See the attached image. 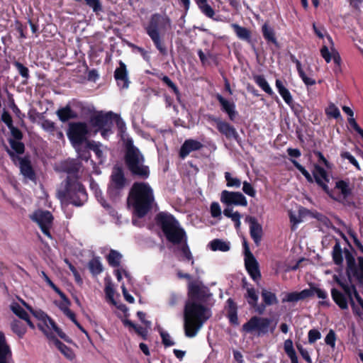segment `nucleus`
I'll list each match as a JSON object with an SVG mask.
<instances>
[{
    "mask_svg": "<svg viewBox=\"0 0 363 363\" xmlns=\"http://www.w3.org/2000/svg\"><path fill=\"white\" fill-rule=\"evenodd\" d=\"M85 149L87 150L88 151H93L99 159L103 157L101 145L99 143H96L94 140H88L85 143Z\"/></svg>",
    "mask_w": 363,
    "mask_h": 363,
    "instance_id": "42",
    "label": "nucleus"
},
{
    "mask_svg": "<svg viewBox=\"0 0 363 363\" xmlns=\"http://www.w3.org/2000/svg\"><path fill=\"white\" fill-rule=\"evenodd\" d=\"M12 353L4 334L0 332V363H10Z\"/></svg>",
    "mask_w": 363,
    "mask_h": 363,
    "instance_id": "29",
    "label": "nucleus"
},
{
    "mask_svg": "<svg viewBox=\"0 0 363 363\" xmlns=\"http://www.w3.org/2000/svg\"><path fill=\"white\" fill-rule=\"evenodd\" d=\"M255 82L267 94L272 96L274 94L273 90L263 75L257 74L253 76Z\"/></svg>",
    "mask_w": 363,
    "mask_h": 363,
    "instance_id": "38",
    "label": "nucleus"
},
{
    "mask_svg": "<svg viewBox=\"0 0 363 363\" xmlns=\"http://www.w3.org/2000/svg\"><path fill=\"white\" fill-rule=\"evenodd\" d=\"M169 28H171L169 17L166 14L162 15L159 13L152 14L148 23L144 26L146 33L162 56H167L168 54L162 33Z\"/></svg>",
    "mask_w": 363,
    "mask_h": 363,
    "instance_id": "4",
    "label": "nucleus"
},
{
    "mask_svg": "<svg viewBox=\"0 0 363 363\" xmlns=\"http://www.w3.org/2000/svg\"><path fill=\"white\" fill-rule=\"evenodd\" d=\"M155 197L148 183L135 182L133 184L127 198V204L133 213L141 218L152 209Z\"/></svg>",
    "mask_w": 363,
    "mask_h": 363,
    "instance_id": "3",
    "label": "nucleus"
},
{
    "mask_svg": "<svg viewBox=\"0 0 363 363\" xmlns=\"http://www.w3.org/2000/svg\"><path fill=\"white\" fill-rule=\"evenodd\" d=\"M188 296L189 300L186 302L184 310V330L187 337H194L211 316L210 309L201 304L206 303L211 294L206 286L190 282Z\"/></svg>",
    "mask_w": 363,
    "mask_h": 363,
    "instance_id": "1",
    "label": "nucleus"
},
{
    "mask_svg": "<svg viewBox=\"0 0 363 363\" xmlns=\"http://www.w3.org/2000/svg\"><path fill=\"white\" fill-rule=\"evenodd\" d=\"M11 328L20 338L23 337L26 333V328L24 324L18 320H13L11 323Z\"/></svg>",
    "mask_w": 363,
    "mask_h": 363,
    "instance_id": "45",
    "label": "nucleus"
},
{
    "mask_svg": "<svg viewBox=\"0 0 363 363\" xmlns=\"http://www.w3.org/2000/svg\"><path fill=\"white\" fill-rule=\"evenodd\" d=\"M210 247L213 251L227 252L230 250V242L220 239H214L210 242Z\"/></svg>",
    "mask_w": 363,
    "mask_h": 363,
    "instance_id": "40",
    "label": "nucleus"
},
{
    "mask_svg": "<svg viewBox=\"0 0 363 363\" xmlns=\"http://www.w3.org/2000/svg\"><path fill=\"white\" fill-rule=\"evenodd\" d=\"M294 165L306 177V180L313 183L314 181L320 186L326 193H329V188L327 183L329 182V177L325 169L319 165H315L312 170L313 176L301 165L297 160H291Z\"/></svg>",
    "mask_w": 363,
    "mask_h": 363,
    "instance_id": "8",
    "label": "nucleus"
},
{
    "mask_svg": "<svg viewBox=\"0 0 363 363\" xmlns=\"http://www.w3.org/2000/svg\"><path fill=\"white\" fill-rule=\"evenodd\" d=\"M11 149L17 154H23L25 150L24 144L21 140H9Z\"/></svg>",
    "mask_w": 363,
    "mask_h": 363,
    "instance_id": "50",
    "label": "nucleus"
},
{
    "mask_svg": "<svg viewBox=\"0 0 363 363\" xmlns=\"http://www.w3.org/2000/svg\"><path fill=\"white\" fill-rule=\"evenodd\" d=\"M335 340H336V335L334 330H330L328 333L327 334L325 342L327 345H330L332 347H334L335 345Z\"/></svg>",
    "mask_w": 363,
    "mask_h": 363,
    "instance_id": "58",
    "label": "nucleus"
},
{
    "mask_svg": "<svg viewBox=\"0 0 363 363\" xmlns=\"http://www.w3.org/2000/svg\"><path fill=\"white\" fill-rule=\"evenodd\" d=\"M275 85L279 94L281 95L285 103L288 105H290L293 100L290 91L285 87V86L283 84V82L279 79H276Z\"/></svg>",
    "mask_w": 363,
    "mask_h": 363,
    "instance_id": "34",
    "label": "nucleus"
},
{
    "mask_svg": "<svg viewBox=\"0 0 363 363\" xmlns=\"http://www.w3.org/2000/svg\"><path fill=\"white\" fill-rule=\"evenodd\" d=\"M65 262L68 264L69 269L72 272L76 282L78 284H82V279L81 278V276L78 271L77 270V269L75 268V267L72 263H70L67 259H65Z\"/></svg>",
    "mask_w": 363,
    "mask_h": 363,
    "instance_id": "59",
    "label": "nucleus"
},
{
    "mask_svg": "<svg viewBox=\"0 0 363 363\" xmlns=\"http://www.w3.org/2000/svg\"><path fill=\"white\" fill-rule=\"evenodd\" d=\"M1 121L7 125L8 128H11L13 125L12 117L6 110H4L1 114Z\"/></svg>",
    "mask_w": 363,
    "mask_h": 363,
    "instance_id": "60",
    "label": "nucleus"
},
{
    "mask_svg": "<svg viewBox=\"0 0 363 363\" xmlns=\"http://www.w3.org/2000/svg\"><path fill=\"white\" fill-rule=\"evenodd\" d=\"M245 265L252 279L258 283L261 279V273L259 269V264L254 255L245 257Z\"/></svg>",
    "mask_w": 363,
    "mask_h": 363,
    "instance_id": "24",
    "label": "nucleus"
},
{
    "mask_svg": "<svg viewBox=\"0 0 363 363\" xmlns=\"http://www.w3.org/2000/svg\"><path fill=\"white\" fill-rule=\"evenodd\" d=\"M242 191L250 196L255 197L256 195V191L253 186L247 182H243Z\"/></svg>",
    "mask_w": 363,
    "mask_h": 363,
    "instance_id": "61",
    "label": "nucleus"
},
{
    "mask_svg": "<svg viewBox=\"0 0 363 363\" xmlns=\"http://www.w3.org/2000/svg\"><path fill=\"white\" fill-rule=\"evenodd\" d=\"M294 165L306 177V180L313 183L314 181L320 186L326 193H329V188L327 183L329 182V177L325 169L319 165H315L312 170L313 176L301 165L297 160H291Z\"/></svg>",
    "mask_w": 363,
    "mask_h": 363,
    "instance_id": "9",
    "label": "nucleus"
},
{
    "mask_svg": "<svg viewBox=\"0 0 363 363\" xmlns=\"http://www.w3.org/2000/svg\"><path fill=\"white\" fill-rule=\"evenodd\" d=\"M53 342L56 347L67 358L69 359H72L74 358V353L71 348L65 345L63 342L59 340L55 335L54 338L50 340Z\"/></svg>",
    "mask_w": 363,
    "mask_h": 363,
    "instance_id": "36",
    "label": "nucleus"
},
{
    "mask_svg": "<svg viewBox=\"0 0 363 363\" xmlns=\"http://www.w3.org/2000/svg\"><path fill=\"white\" fill-rule=\"evenodd\" d=\"M216 98L220 104V110L228 116L230 121H233L238 115L235 103L227 100L220 94H217Z\"/></svg>",
    "mask_w": 363,
    "mask_h": 363,
    "instance_id": "22",
    "label": "nucleus"
},
{
    "mask_svg": "<svg viewBox=\"0 0 363 363\" xmlns=\"http://www.w3.org/2000/svg\"><path fill=\"white\" fill-rule=\"evenodd\" d=\"M126 184L127 179L125 177L123 168L115 165L112 169L108 187V193L110 196L113 198L118 196Z\"/></svg>",
    "mask_w": 363,
    "mask_h": 363,
    "instance_id": "11",
    "label": "nucleus"
},
{
    "mask_svg": "<svg viewBox=\"0 0 363 363\" xmlns=\"http://www.w3.org/2000/svg\"><path fill=\"white\" fill-rule=\"evenodd\" d=\"M284 349L289 357L296 356V353L293 347V342L291 339L284 341Z\"/></svg>",
    "mask_w": 363,
    "mask_h": 363,
    "instance_id": "52",
    "label": "nucleus"
},
{
    "mask_svg": "<svg viewBox=\"0 0 363 363\" xmlns=\"http://www.w3.org/2000/svg\"><path fill=\"white\" fill-rule=\"evenodd\" d=\"M308 342L310 344H313L318 340L320 339L321 334L318 330L311 329L308 332Z\"/></svg>",
    "mask_w": 363,
    "mask_h": 363,
    "instance_id": "56",
    "label": "nucleus"
},
{
    "mask_svg": "<svg viewBox=\"0 0 363 363\" xmlns=\"http://www.w3.org/2000/svg\"><path fill=\"white\" fill-rule=\"evenodd\" d=\"M155 220L169 242L179 245L186 238L184 230L180 228L179 222L170 213L160 212L156 216Z\"/></svg>",
    "mask_w": 363,
    "mask_h": 363,
    "instance_id": "5",
    "label": "nucleus"
},
{
    "mask_svg": "<svg viewBox=\"0 0 363 363\" xmlns=\"http://www.w3.org/2000/svg\"><path fill=\"white\" fill-rule=\"evenodd\" d=\"M125 167L133 177L146 179L150 176L149 167L143 164L144 160H125Z\"/></svg>",
    "mask_w": 363,
    "mask_h": 363,
    "instance_id": "16",
    "label": "nucleus"
},
{
    "mask_svg": "<svg viewBox=\"0 0 363 363\" xmlns=\"http://www.w3.org/2000/svg\"><path fill=\"white\" fill-rule=\"evenodd\" d=\"M248 220L250 223V236L255 245L258 246L262 240V227L255 217H249Z\"/></svg>",
    "mask_w": 363,
    "mask_h": 363,
    "instance_id": "25",
    "label": "nucleus"
},
{
    "mask_svg": "<svg viewBox=\"0 0 363 363\" xmlns=\"http://www.w3.org/2000/svg\"><path fill=\"white\" fill-rule=\"evenodd\" d=\"M335 279L338 285L341 286L342 290L344 291V293L346 294V295L348 297L349 302L351 305V307L352 308L353 312L357 314H359L357 311V306L355 305V303L353 299V296L355 298L358 303L361 306V307L363 309V299L359 294L356 286L354 284L348 285L347 284H345L342 282L340 279H338L337 277H335Z\"/></svg>",
    "mask_w": 363,
    "mask_h": 363,
    "instance_id": "12",
    "label": "nucleus"
},
{
    "mask_svg": "<svg viewBox=\"0 0 363 363\" xmlns=\"http://www.w3.org/2000/svg\"><path fill=\"white\" fill-rule=\"evenodd\" d=\"M348 123L360 136L363 135V129L358 125L354 118H348Z\"/></svg>",
    "mask_w": 363,
    "mask_h": 363,
    "instance_id": "63",
    "label": "nucleus"
},
{
    "mask_svg": "<svg viewBox=\"0 0 363 363\" xmlns=\"http://www.w3.org/2000/svg\"><path fill=\"white\" fill-rule=\"evenodd\" d=\"M88 266L91 273L94 276L101 274L103 271V266L99 257H94L89 262Z\"/></svg>",
    "mask_w": 363,
    "mask_h": 363,
    "instance_id": "43",
    "label": "nucleus"
},
{
    "mask_svg": "<svg viewBox=\"0 0 363 363\" xmlns=\"http://www.w3.org/2000/svg\"><path fill=\"white\" fill-rule=\"evenodd\" d=\"M335 188L339 190L340 193L336 197L334 196L330 191L329 193L327 194L333 199L350 205V202L347 199L352 194V189L349 186V183L344 180L337 181L335 184Z\"/></svg>",
    "mask_w": 363,
    "mask_h": 363,
    "instance_id": "19",
    "label": "nucleus"
},
{
    "mask_svg": "<svg viewBox=\"0 0 363 363\" xmlns=\"http://www.w3.org/2000/svg\"><path fill=\"white\" fill-rule=\"evenodd\" d=\"M223 214L225 216L231 218V220L235 223L236 228H240L241 215L238 211L233 212V208L227 207L224 209Z\"/></svg>",
    "mask_w": 363,
    "mask_h": 363,
    "instance_id": "44",
    "label": "nucleus"
},
{
    "mask_svg": "<svg viewBox=\"0 0 363 363\" xmlns=\"http://www.w3.org/2000/svg\"><path fill=\"white\" fill-rule=\"evenodd\" d=\"M121 257V254L119 253L118 251L111 250L109 254L107 256V261L110 266L113 267H116L120 265Z\"/></svg>",
    "mask_w": 363,
    "mask_h": 363,
    "instance_id": "46",
    "label": "nucleus"
},
{
    "mask_svg": "<svg viewBox=\"0 0 363 363\" xmlns=\"http://www.w3.org/2000/svg\"><path fill=\"white\" fill-rule=\"evenodd\" d=\"M327 39L328 40L331 52L329 51L328 47L327 45H323L320 48V52L322 57L325 60L327 63L331 62L332 59L337 66V68L335 69V72H337V69L340 71V67L342 63L341 57L338 52V51L334 48V43L330 35H327Z\"/></svg>",
    "mask_w": 363,
    "mask_h": 363,
    "instance_id": "14",
    "label": "nucleus"
},
{
    "mask_svg": "<svg viewBox=\"0 0 363 363\" xmlns=\"http://www.w3.org/2000/svg\"><path fill=\"white\" fill-rule=\"evenodd\" d=\"M41 125L45 130L50 133H53L56 130L55 123L49 119L43 120Z\"/></svg>",
    "mask_w": 363,
    "mask_h": 363,
    "instance_id": "57",
    "label": "nucleus"
},
{
    "mask_svg": "<svg viewBox=\"0 0 363 363\" xmlns=\"http://www.w3.org/2000/svg\"><path fill=\"white\" fill-rule=\"evenodd\" d=\"M220 200L228 206L235 205L246 206L247 201L245 196L240 192L224 190L221 193Z\"/></svg>",
    "mask_w": 363,
    "mask_h": 363,
    "instance_id": "18",
    "label": "nucleus"
},
{
    "mask_svg": "<svg viewBox=\"0 0 363 363\" xmlns=\"http://www.w3.org/2000/svg\"><path fill=\"white\" fill-rule=\"evenodd\" d=\"M57 116L62 122H67L70 119L77 117V114L71 108L70 106L59 108L56 112Z\"/></svg>",
    "mask_w": 363,
    "mask_h": 363,
    "instance_id": "33",
    "label": "nucleus"
},
{
    "mask_svg": "<svg viewBox=\"0 0 363 363\" xmlns=\"http://www.w3.org/2000/svg\"><path fill=\"white\" fill-rule=\"evenodd\" d=\"M211 213L213 218H217L221 215V209L220 205L217 202H213L211 205Z\"/></svg>",
    "mask_w": 363,
    "mask_h": 363,
    "instance_id": "64",
    "label": "nucleus"
},
{
    "mask_svg": "<svg viewBox=\"0 0 363 363\" xmlns=\"http://www.w3.org/2000/svg\"><path fill=\"white\" fill-rule=\"evenodd\" d=\"M231 27L235 33L237 37L252 45V49L257 52L255 46L252 43L251 38V31L245 27L240 26L237 23H232Z\"/></svg>",
    "mask_w": 363,
    "mask_h": 363,
    "instance_id": "26",
    "label": "nucleus"
},
{
    "mask_svg": "<svg viewBox=\"0 0 363 363\" xmlns=\"http://www.w3.org/2000/svg\"><path fill=\"white\" fill-rule=\"evenodd\" d=\"M213 121L216 123V128L219 133L225 135L226 138L236 139L238 137V134L235 128L229 123L222 121L219 118H215Z\"/></svg>",
    "mask_w": 363,
    "mask_h": 363,
    "instance_id": "23",
    "label": "nucleus"
},
{
    "mask_svg": "<svg viewBox=\"0 0 363 363\" xmlns=\"http://www.w3.org/2000/svg\"><path fill=\"white\" fill-rule=\"evenodd\" d=\"M125 155L123 159H143L139 149L133 144L132 138H127L124 143Z\"/></svg>",
    "mask_w": 363,
    "mask_h": 363,
    "instance_id": "27",
    "label": "nucleus"
},
{
    "mask_svg": "<svg viewBox=\"0 0 363 363\" xmlns=\"http://www.w3.org/2000/svg\"><path fill=\"white\" fill-rule=\"evenodd\" d=\"M325 113L328 116L335 119L340 117V110L333 104H330L329 106L325 109Z\"/></svg>",
    "mask_w": 363,
    "mask_h": 363,
    "instance_id": "51",
    "label": "nucleus"
},
{
    "mask_svg": "<svg viewBox=\"0 0 363 363\" xmlns=\"http://www.w3.org/2000/svg\"><path fill=\"white\" fill-rule=\"evenodd\" d=\"M260 294L262 303L259 304L258 303V294L255 288H247L245 298L251 308H254L259 315H262L267 307L278 304L279 300L276 294L269 289L262 288Z\"/></svg>",
    "mask_w": 363,
    "mask_h": 363,
    "instance_id": "6",
    "label": "nucleus"
},
{
    "mask_svg": "<svg viewBox=\"0 0 363 363\" xmlns=\"http://www.w3.org/2000/svg\"><path fill=\"white\" fill-rule=\"evenodd\" d=\"M40 226L42 232L47 236L51 237L50 228L52 223L53 216L50 211H35L30 217Z\"/></svg>",
    "mask_w": 363,
    "mask_h": 363,
    "instance_id": "13",
    "label": "nucleus"
},
{
    "mask_svg": "<svg viewBox=\"0 0 363 363\" xmlns=\"http://www.w3.org/2000/svg\"><path fill=\"white\" fill-rule=\"evenodd\" d=\"M89 134L88 126L84 122H72L69 124L67 137L74 147L86 143Z\"/></svg>",
    "mask_w": 363,
    "mask_h": 363,
    "instance_id": "10",
    "label": "nucleus"
},
{
    "mask_svg": "<svg viewBox=\"0 0 363 363\" xmlns=\"http://www.w3.org/2000/svg\"><path fill=\"white\" fill-rule=\"evenodd\" d=\"M13 66L16 68L18 74L21 76V77L23 79L21 84L23 85L28 84V80L30 78V71L27 67H26L21 62L15 60L13 62Z\"/></svg>",
    "mask_w": 363,
    "mask_h": 363,
    "instance_id": "39",
    "label": "nucleus"
},
{
    "mask_svg": "<svg viewBox=\"0 0 363 363\" xmlns=\"http://www.w3.org/2000/svg\"><path fill=\"white\" fill-rule=\"evenodd\" d=\"M311 294L309 291L306 289L302 290L300 292L294 291L286 294L285 296L282 298L281 302L286 303H296L301 300H304L306 298L310 297Z\"/></svg>",
    "mask_w": 363,
    "mask_h": 363,
    "instance_id": "30",
    "label": "nucleus"
},
{
    "mask_svg": "<svg viewBox=\"0 0 363 363\" xmlns=\"http://www.w3.org/2000/svg\"><path fill=\"white\" fill-rule=\"evenodd\" d=\"M117 114L111 111L105 114L99 113L90 117V124L96 130L106 128L113 124V117H116Z\"/></svg>",
    "mask_w": 363,
    "mask_h": 363,
    "instance_id": "17",
    "label": "nucleus"
},
{
    "mask_svg": "<svg viewBox=\"0 0 363 363\" xmlns=\"http://www.w3.org/2000/svg\"><path fill=\"white\" fill-rule=\"evenodd\" d=\"M262 33L267 43H272L278 46V41L276 38L274 29L268 23H264L262 25Z\"/></svg>",
    "mask_w": 363,
    "mask_h": 363,
    "instance_id": "32",
    "label": "nucleus"
},
{
    "mask_svg": "<svg viewBox=\"0 0 363 363\" xmlns=\"http://www.w3.org/2000/svg\"><path fill=\"white\" fill-rule=\"evenodd\" d=\"M306 290L309 291L310 293L311 294L310 295V297L316 295L318 298H321L323 300H325L328 298L327 292L325 290L321 289L320 288L315 286H311L309 289H306ZM319 304L325 306H330L329 302L327 301H319Z\"/></svg>",
    "mask_w": 363,
    "mask_h": 363,
    "instance_id": "35",
    "label": "nucleus"
},
{
    "mask_svg": "<svg viewBox=\"0 0 363 363\" xmlns=\"http://www.w3.org/2000/svg\"><path fill=\"white\" fill-rule=\"evenodd\" d=\"M344 254L347 262L346 274L350 281H351V277L353 276L360 282H362V271L359 267V262L358 261L357 267L356 264L354 257L352 252L350 251V250L345 248ZM357 259L359 260V258Z\"/></svg>",
    "mask_w": 363,
    "mask_h": 363,
    "instance_id": "15",
    "label": "nucleus"
},
{
    "mask_svg": "<svg viewBox=\"0 0 363 363\" xmlns=\"http://www.w3.org/2000/svg\"><path fill=\"white\" fill-rule=\"evenodd\" d=\"M331 296L335 303L342 310L348 308V297L336 289H332Z\"/></svg>",
    "mask_w": 363,
    "mask_h": 363,
    "instance_id": "31",
    "label": "nucleus"
},
{
    "mask_svg": "<svg viewBox=\"0 0 363 363\" xmlns=\"http://www.w3.org/2000/svg\"><path fill=\"white\" fill-rule=\"evenodd\" d=\"M55 170L67 174L61 182L56 192L57 197L62 203H71L75 206H82L88 199L84 186L79 181V174L82 172L80 160H61L55 164Z\"/></svg>",
    "mask_w": 363,
    "mask_h": 363,
    "instance_id": "2",
    "label": "nucleus"
},
{
    "mask_svg": "<svg viewBox=\"0 0 363 363\" xmlns=\"http://www.w3.org/2000/svg\"><path fill=\"white\" fill-rule=\"evenodd\" d=\"M160 335L162 337V344L165 347H170L174 345V342L171 340L170 335L168 333L160 330Z\"/></svg>",
    "mask_w": 363,
    "mask_h": 363,
    "instance_id": "54",
    "label": "nucleus"
},
{
    "mask_svg": "<svg viewBox=\"0 0 363 363\" xmlns=\"http://www.w3.org/2000/svg\"><path fill=\"white\" fill-rule=\"evenodd\" d=\"M272 320L269 318L252 316L247 322L242 325V330L246 333L253 334L261 337L267 335L269 331L273 332L275 325L271 327Z\"/></svg>",
    "mask_w": 363,
    "mask_h": 363,
    "instance_id": "7",
    "label": "nucleus"
},
{
    "mask_svg": "<svg viewBox=\"0 0 363 363\" xmlns=\"http://www.w3.org/2000/svg\"><path fill=\"white\" fill-rule=\"evenodd\" d=\"M119 67L114 71V78L117 85L121 89H128L130 84L128 79V73L125 64L120 60L118 62Z\"/></svg>",
    "mask_w": 363,
    "mask_h": 363,
    "instance_id": "20",
    "label": "nucleus"
},
{
    "mask_svg": "<svg viewBox=\"0 0 363 363\" xmlns=\"http://www.w3.org/2000/svg\"><path fill=\"white\" fill-rule=\"evenodd\" d=\"M90 188L94 191L96 198L100 202V203L106 208H109L110 206L106 203L105 199L102 196L101 191L99 189V185L92 179L90 181Z\"/></svg>",
    "mask_w": 363,
    "mask_h": 363,
    "instance_id": "41",
    "label": "nucleus"
},
{
    "mask_svg": "<svg viewBox=\"0 0 363 363\" xmlns=\"http://www.w3.org/2000/svg\"><path fill=\"white\" fill-rule=\"evenodd\" d=\"M225 178L227 181V185L228 186L240 187L241 182L238 178H233L229 172L225 173Z\"/></svg>",
    "mask_w": 363,
    "mask_h": 363,
    "instance_id": "55",
    "label": "nucleus"
},
{
    "mask_svg": "<svg viewBox=\"0 0 363 363\" xmlns=\"http://www.w3.org/2000/svg\"><path fill=\"white\" fill-rule=\"evenodd\" d=\"M123 323L124 325L129 326V327L132 328L133 329H134V330L137 333V334L139 335L140 336H141L143 340L147 339V330L145 328H144L142 326L136 325L135 323H133L131 320H130L128 319H125L123 321Z\"/></svg>",
    "mask_w": 363,
    "mask_h": 363,
    "instance_id": "47",
    "label": "nucleus"
},
{
    "mask_svg": "<svg viewBox=\"0 0 363 363\" xmlns=\"http://www.w3.org/2000/svg\"><path fill=\"white\" fill-rule=\"evenodd\" d=\"M14 26L16 30L19 34V38L21 39L26 38L27 26L23 25L22 23L18 20L15 21Z\"/></svg>",
    "mask_w": 363,
    "mask_h": 363,
    "instance_id": "53",
    "label": "nucleus"
},
{
    "mask_svg": "<svg viewBox=\"0 0 363 363\" xmlns=\"http://www.w3.org/2000/svg\"><path fill=\"white\" fill-rule=\"evenodd\" d=\"M10 308L15 315L22 320L26 319L28 315L27 312L18 303H12Z\"/></svg>",
    "mask_w": 363,
    "mask_h": 363,
    "instance_id": "48",
    "label": "nucleus"
},
{
    "mask_svg": "<svg viewBox=\"0 0 363 363\" xmlns=\"http://www.w3.org/2000/svg\"><path fill=\"white\" fill-rule=\"evenodd\" d=\"M342 253H343V251L341 248L340 241L338 240H336L335 244L333 246V252H332L333 260L336 265H338V266L342 265V263H343Z\"/></svg>",
    "mask_w": 363,
    "mask_h": 363,
    "instance_id": "37",
    "label": "nucleus"
},
{
    "mask_svg": "<svg viewBox=\"0 0 363 363\" xmlns=\"http://www.w3.org/2000/svg\"><path fill=\"white\" fill-rule=\"evenodd\" d=\"M11 130V134L13 138L11 140H21L23 138V133L20 129L13 125L11 128H9Z\"/></svg>",
    "mask_w": 363,
    "mask_h": 363,
    "instance_id": "62",
    "label": "nucleus"
},
{
    "mask_svg": "<svg viewBox=\"0 0 363 363\" xmlns=\"http://www.w3.org/2000/svg\"><path fill=\"white\" fill-rule=\"evenodd\" d=\"M15 164L17 165V160H13ZM21 173L23 176L30 181H35V172L30 164V160H18Z\"/></svg>",
    "mask_w": 363,
    "mask_h": 363,
    "instance_id": "28",
    "label": "nucleus"
},
{
    "mask_svg": "<svg viewBox=\"0 0 363 363\" xmlns=\"http://www.w3.org/2000/svg\"><path fill=\"white\" fill-rule=\"evenodd\" d=\"M201 11L207 17L210 18H213L215 15V11L208 4L207 0L206 3L201 4L200 5H197Z\"/></svg>",
    "mask_w": 363,
    "mask_h": 363,
    "instance_id": "49",
    "label": "nucleus"
},
{
    "mask_svg": "<svg viewBox=\"0 0 363 363\" xmlns=\"http://www.w3.org/2000/svg\"><path fill=\"white\" fill-rule=\"evenodd\" d=\"M204 147L200 141L194 139H186L182 145L179 155L181 158L186 157L190 153L201 150Z\"/></svg>",
    "mask_w": 363,
    "mask_h": 363,
    "instance_id": "21",
    "label": "nucleus"
}]
</instances>
